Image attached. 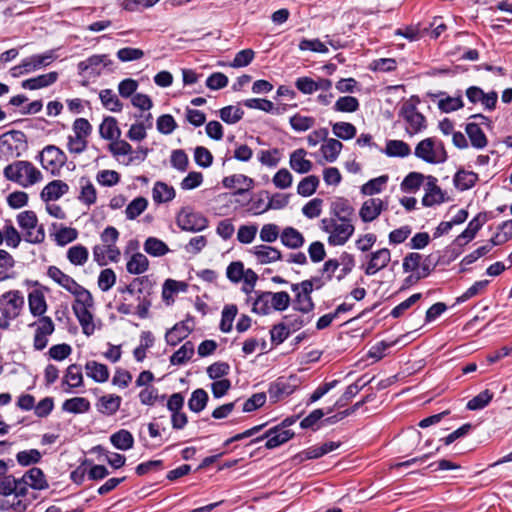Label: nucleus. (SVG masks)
Returning <instances> with one entry per match:
<instances>
[{
  "label": "nucleus",
  "mask_w": 512,
  "mask_h": 512,
  "mask_svg": "<svg viewBox=\"0 0 512 512\" xmlns=\"http://www.w3.org/2000/svg\"><path fill=\"white\" fill-rule=\"evenodd\" d=\"M4 177L22 187H29L42 179V173L29 161H15L3 170Z\"/></svg>",
  "instance_id": "f257e3e1"
},
{
  "label": "nucleus",
  "mask_w": 512,
  "mask_h": 512,
  "mask_svg": "<svg viewBox=\"0 0 512 512\" xmlns=\"http://www.w3.org/2000/svg\"><path fill=\"white\" fill-rule=\"evenodd\" d=\"M24 296L18 290H10L0 296V329L7 330L10 327V321L16 319L23 307Z\"/></svg>",
  "instance_id": "f03ea898"
},
{
  "label": "nucleus",
  "mask_w": 512,
  "mask_h": 512,
  "mask_svg": "<svg viewBox=\"0 0 512 512\" xmlns=\"http://www.w3.org/2000/svg\"><path fill=\"white\" fill-rule=\"evenodd\" d=\"M94 305L92 294L89 291L82 293L76 297L72 309L78 319L82 331L86 336H91L95 331V325L93 323V315L90 312V308Z\"/></svg>",
  "instance_id": "7ed1b4c3"
},
{
  "label": "nucleus",
  "mask_w": 512,
  "mask_h": 512,
  "mask_svg": "<svg viewBox=\"0 0 512 512\" xmlns=\"http://www.w3.org/2000/svg\"><path fill=\"white\" fill-rule=\"evenodd\" d=\"M17 223L24 231V240L31 244H40L45 240L43 225H38V218L34 211L26 210L17 215Z\"/></svg>",
  "instance_id": "20e7f679"
},
{
  "label": "nucleus",
  "mask_w": 512,
  "mask_h": 512,
  "mask_svg": "<svg viewBox=\"0 0 512 512\" xmlns=\"http://www.w3.org/2000/svg\"><path fill=\"white\" fill-rule=\"evenodd\" d=\"M27 148V136L20 130H10L0 135V155L6 159L19 157Z\"/></svg>",
  "instance_id": "39448f33"
},
{
  "label": "nucleus",
  "mask_w": 512,
  "mask_h": 512,
  "mask_svg": "<svg viewBox=\"0 0 512 512\" xmlns=\"http://www.w3.org/2000/svg\"><path fill=\"white\" fill-rule=\"evenodd\" d=\"M135 293L143 295L138 297L137 315L141 319H146L149 316V309L152 306L150 296L153 293L155 282L149 276H140L134 278Z\"/></svg>",
  "instance_id": "423d86ee"
},
{
  "label": "nucleus",
  "mask_w": 512,
  "mask_h": 512,
  "mask_svg": "<svg viewBox=\"0 0 512 512\" xmlns=\"http://www.w3.org/2000/svg\"><path fill=\"white\" fill-rule=\"evenodd\" d=\"M176 223L183 231L199 232L208 227V219L191 208H182L176 216Z\"/></svg>",
  "instance_id": "0eeeda50"
},
{
  "label": "nucleus",
  "mask_w": 512,
  "mask_h": 512,
  "mask_svg": "<svg viewBox=\"0 0 512 512\" xmlns=\"http://www.w3.org/2000/svg\"><path fill=\"white\" fill-rule=\"evenodd\" d=\"M399 116L408 124L406 132L409 135H415L426 129V117L417 110L416 104L403 103L399 110Z\"/></svg>",
  "instance_id": "6e6552de"
},
{
  "label": "nucleus",
  "mask_w": 512,
  "mask_h": 512,
  "mask_svg": "<svg viewBox=\"0 0 512 512\" xmlns=\"http://www.w3.org/2000/svg\"><path fill=\"white\" fill-rule=\"evenodd\" d=\"M40 161L45 170L52 175H58L67 161V156L57 146L47 145L40 153Z\"/></svg>",
  "instance_id": "1a4fd4ad"
},
{
  "label": "nucleus",
  "mask_w": 512,
  "mask_h": 512,
  "mask_svg": "<svg viewBox=\"0 0 512 512\" xmlns=\"http://www.w3.org/2000/svg\"><path fill=\"white\" fill-rule=\"evenodd\" d=\"M36 326L33 346L36 350L41 351L46 348L48 344V336L52 335L55 330V325L49 316H39L38 320L29 324V327Z\"/></svg>",
  "instance_id": "9d476101"
},
{
  "label": "nucleus",
  "mask_w": 512,
  "mask_h": 512,
  "mask_svg": "<svg viewBox=\"0 0 512 512\" xmlns=\"http://www.w3.org/2000/svg\"><path fill=\"white\" fill-rule=\"evenodd\" d=\"M340 442H326L320 446H311L291 458L294 465H300L307 460L318 459L340 447Z\"/></svg>",
  "instance_id": "9b49d317"
},
{
  "label": "nucleus",
  "mask_w": 512,
  "mask_h": 512,
  "mask_svg": "<svg viewBox=\"0 0 512 512\" xmlns=\"http://www.w3.org/2000/svg\"><path fill=\"white\" fill-rule=\"evenodd\" d=\"M47 276L55 281L58 285L70 292L76 297L88 291L86 288L78 284L71 276L65 274L57 266H49Z\"/></svg>",
  "instance_id": "f8f14e48"
},
{
  "label": "nucleus",
  "mask_w": 512,
  "mask_h": 512,
  "mask_svg": "<svg viewBox=\"0 0 512 512\" xmlns=\"http://www.w3.org/2000/svg\"><path fill=\"white\" fill-rule=\"evenodd\" d=\"M294 436L295 433L292 430L280 429L277 426H274L267 430L262 436L253 439L251 443H256L263 439H267L264 445L265 448L274 449L293 439Z\"/></svg>",
  "instance_id": "ddd939ff"
},
{
  "label": "nucleus",
  "mask_w": 512,
  "mask_h": 512,
  "mask_svg": "<svg viewBox=\"0 0 512 512\" xmlns=\"http://www.w3.org/2000/svg\"><path fill=\"white\" fill-rule=\"evenodd\" d=\"M188 322H194V317L190 314L186 316L185 320L176 323L166 332L165 340L168 345L176 346L189 336V334L193 331V327H190Z\"/></svg>",
  "instance_id": "4468645a"
},
{
  "label": "nucleus",
  "mask_w": 512,
  "mask_h": 512,
  "mask_svg": "<svg viewBox=\"0 0 512 512\" xmlns=\"http://www.w3.org/2000/svg\"><path fill=\"white\" fill-rule=\"evenodd\" d=\"M427 183L425 185V195L422 198V205L425 207H432L436 204H441L445 201L444 192L437 185V178L434 176H427Z\"/></svg>",
  "instance_id": "2eb2a0df"
},
{
  "label": "nucleus",
  "mask_w": 512,
  "mask_h": 512,
  "mask_svg": "<svg viewBox=\"0 0 512 512\" xmlns=\"http://www.w3.org/2000/svg\"><path fill=\"white\" fill-rule=\"evenodd\" d=\"M391 260V253L388 248H382L370 254V260L364 267V273L367 276L376 274L384 269Z\"/></svg>",
  "instance_id": "dca6fc26"
},
{
  "label": "nucleus",
  "mask_w": 512,
  "mask_h": 512,
  "mask_svg": "<svg viewBox=\"0 0 512 512\" xmlns=\"http://www.w3.org/2000/svg\"><path fill=\"white\" fill-rule=\"evenodd\" d=\"M387 209V203L379 198H370L362 204L359 216L365 223L375 220L383 210Z\"/></svg>",
  "instance_id": "f3484780"
},
{
  "label": "nucleus",
  "mask_w": 512,
  "mask_h": 512,
  "mask_svg": "<svg viewBox=\"0 0 512 512\" xmlns=\"http://www.w3.org/2000/svg\"><path fill=\"white\" fill-rule=\"evenodd\" d=\"M352 220L335 223L332 233L328 237V243L332 246L344 245L354 233V225L351 223Z\"/></svg>",
  "instance_id": "a211bd4d"
},
{
  "label": "nucleus",
  "mask_w": 512,
  "mask_h": 512,
  "mask_svg": "<svg viewBox=\"0 0 512 512\" xmlns=\"http://www.w3.org/2000/svg\"><path fill=\"white\" fill-rule=\"evenodd\" d=\"M222 185L227 189H234L237 185H244L245 188H238L233 195H244L254 188L255 182L252 178L244 174H233L222 179Z\"/></svg>",
  "instance_id": "6ab92c4d"
},
{
  "label": "nucleus",
  "mask_w": 512,
  "mask_h": 512,
  "mask_svg": "<svg viewBox=\"0 0 512 512\" xmlns=\"http://www.w3.org/2000/svg\"><path fill=\"white\" fill-rule=\"evenodd\" d=\"M330 213L340 222H345L352 220L355 209L350 204L348 199L344 197H338L331 203Z\"/></svg>",
  "instance_id": "aec40b11"
},
{
  "label": "nucleus",
  "mask_w": 512,
  "mask_h": 512,
  "mask_svg": "<svg viewBox=\"0 0 512 512\" xmlns=\"http://www.w3.org/2000/svg\"><path fill=\"white\" fill-rule=\"evenodd\" d=\"M414 155L429 164H437L435 139L432 137L421 140L415 147Z\"/></svg>",
  "instance_id": "412c9836"
},
{
  "label": "nucleus",
  "mask_w": 512,
  "mask_h": 512,
  "mask_svg": "<svg viewBox=\"0 0 512 512\" xmlns=\"http://www.w3.org/2000/svg\"><path fill=\"white\" fill-rule=\"evenodd\" d=\"M69 191V186L62 180L49 182L41 191V199L44 202L57 200Z\"/></svg>",
  "instance_id": "4be33fe9"
},
{
  "label": "nucleus",
  "mask_w": 512,
  "mask_h": 512,
  "mask_svg": "<svg viewBox=\"0 0 512 512\" xmlns=\"http://www.w3.org/2000/svg\"><path fill=\"white\" fill-rule=\"evenodd\" d=\"M121 402L122 398L118 395H104L98 399L96 403V409L103 415L112 416L119 410Z\"/></svg>",
  "instance_id": "5701e85b"
},
{
  "label": "nucleus",
  "mask_w": 512,
  "mask_h": 512,
  "mask_svg": "<svg viewBox=\"0 0 512 512\" xmlns=\"http://www.w3.org/2000/svg\"><path fill=\"white\" fill-rule=\"evenodd\" d=\"M478 180L477 173L460 168L453 177V184L457 190L465 191L474 187Z\"/></svg>",
  "instance_id": "b1692460"
},
{
  "label": "nucleus",
  "mask_w": 512,
  "mask_h": 512,
  "mask_svg": "<svg viewBox=\"0 0 512 512\" xmlns=\"http://www.w3.org/2000/svg\"><path fill=\"white\" fill-rule=\"evenodd\" d=\"M484 219L485 216H475L472 220H470L466 229L456 237L455 243L458 246H463L469 241L473 240L478 231L483 227Z\"/></svg>",
  "instance_id": "393cba45"
},
{
  "label": "nucleus",
  "mask_w": 512,
  "mask_h": 512,
  "mask_svg": "<svg viewBox=\"0 0 512 512\" xmlns=\"http://www.w3.org/2000/svg\"><path fill=\"white\" fill-rule=\"evenodd\" d=\"M306 154L305 149L299 148L290 155V167L299 174H305L312 170L313 164L310 160L305 158Z\"/></svg>",
  "instance_id": "a878e982"
},
{
  "label": "nucleus",
  "mask_w": 512,
  "mask_h": 512,
  "mask_svg": "<svg viewBox=\"0 0 512 512\" xmlns=\"http://www.w3.org/2000/svg\"><path fill=\"white\" fill-rule=\"evenodd\" d=\"M294 391V387L283 377L278 378L269 386L268 393L272 402H277L284 396H289Z\"/></svg>",
  "instance_id": "bb28decb"
},
{
  "label": "nucleus",
  "mask_w": 512,
  "mask_h": 512,
  "mask_svg": "<svg viewBox=\"0 0 512 512\" xmlns=\"http://www.w3.org/2000/svg\"><path fill=\"white\" fill-rule=\"evenodd\" d=\"M58 79V73L55 71L47 74L38 75L34 78L26 79L22 82L21 86L24 89L37 90L52 85Z\"/></svg>",
  "instance_id": "cd10ccee"
},
{
  "label": "nucleus",
  "mask_w": 512,
  "mask_h": 512,
  "mask_svg": "<svg viewBox=\"0 0 512 512\" xmlns=\"http://www.w3.org/2000/svg\"><path fill=\"white\" fill-rule=\"evenodd\" d=\"M100 136L105 140L114 141L120 138L121 130L118 127L117 119L107 116L99 126Z\"/></svg>",
  "instance_id": "c85d7f7f"
},
{
  "label": "nucleus",
  "mask_w": 512,
  "mask_h": 512,
  "mask_svg": "<svg viewBox=\"0 0 512 512\" xmlns=\"http://www.w3.org/2000/svg\"><path fill=\"white\" fill-rule=\"evenodd\" d=\"M29 311L34 317L45 315L48 309V304L45 295L40 291H31L28 294Z\"/></svg>",
  "instance_id": "c756f323"
},
{
  "label": "nucleus",
  "mask_w": 512,
  "mask_h": 512,
  "mask_svg": "<svg viewBox=\"0 0 512 512\" xmlns=\"http://www.w3.org/2000/svg\"><path fill=\"white\" fill-rule=\"evenodd\" d=\"M254 254L260 264L273 263L282 259V253L275 247L258 245L254 247Z\"/></svg>",
  "instance_id": "7c9ffc66"
},
{
  "label": "nucleus",
  "mask_w": 512,
  "mask_h": 512,
  "mask_svg": "<svg viewBox=\"0 0 512 512\" xmlns=\"http://www.w3.org/2000/svg\"><path fill=\"white\" fill-rule=\"evenodd\" d=\"M86 374L95 382L103 383L109 379V369L105 364L97 361H88L85 365Z\"/></svg>",
  "instance_id": "2f4dec72"
},
{
  "label": "nucleus",
  "mask_w": 512,
  "mask_h": 512,
  "mask_svg": "<svg viewBox=\"0 0 512 512\" xmlns=\"http://www.w3.org/2000/svg\"><path fill=\"white\" fill-rule=\"evenodd\" d=\"M281 242L290 249H298L303 246L305 239L303 235L293 227H286L280 235Z\"/></svg>",
  "instance_id": "473e14b6"
},
{
  "label": "nucleus",
  "mask_w": 512,
  "mask_h": 512,
  "mask_svg": "<svg viewBox=\"0 0 512 512\" xmlns=\"http://www.w3.org/2000/svg\"><path fill=\"white\" fill-rule=\"evenodd\" d=\"M175 195V189L161 181H157L152 189V197L157 204L169 202L174 199Z\"/></svg>",
  "instance_id": "72a5a7b5"
},
{
  "label": "nucleus",
  "mask_w": 512,
  "mask_h": 512,
  "mask_svg": "<svg viewBox=\"0 0 512 512\" xmlns=\"http://www.w3.org/2000/svg\"><path fill=\"white\" fill-rule=\"evenodd\" d=\"M465 131L470 139L471 145L474 148L482 149L487 146V137L481 127L478 126V123H467Z\"/></svg>",
  "instance_id": "f704fd0d"
},
{
  "label": "nucleus",
  "mask_w": 512,
  "mask_h": 512,
  "mask_svg": "<svg viewBox=\"0 0 512 512\" xmlns=\"http://www.w3.org/2000/svg\"><path fill=\"white\" fill-rule=\"evenodd\" d=\"M110 442L116 449L126 451L133 448L134 437L130 431L120 429L110 436Z\"/></svg>",
  "instance_id": "c9c22d12"
},
{
  "label": "nucleus",
  "mask_w": 512,
  "mask_h": 512,
  "mask_svg": "<svg viewBox=\"0 0 512 512\" xmlns=\"http://www.w3.org/2000/svg\"><path fill=\"white\" fill-rule=\"evenodd\" d=\"M91 409V404L84 397H73L66 399L62 404V410L73 414L87 413Z\"/></svg>",
  "instance_id": "e433bc0d"
},
{
  "label": "nucleus",
  "mask_w": 512,
  "mask_h": 512,
  "mask_svg": "<svg viewBox=\"0 0 512 512\" xmlns=\"http://www.w3.org/2000/svg\"><path fill=\"white\" fill-rule=\"evenodd\" d=\"M80 194L78 196L79 201L83 204L90 206L97 200V191L93 183L86 177H82L79 181Z\"/></svg>",
  "instance_id": "4c0bfd02"
},
{
  "label": "nucleus",
  "mask_w": 512,
  "mask_h": 512,
  "mask_svg": "<svg viewBox=\"0 0 512 512\" xmlns=\"http://www.w3.org/2000/svg\"><path fill=\"white\" fill-rule=\"evenodd\" d=\"M23 479L29 480V486L35 490H43L48 488V482L45 479L44 472L37 467H32L23 476Z\"/></svg>",
  "instance_id": "58836bf2"
},
{
  "label": "nucleus",
  "mask_w": 512,
  "mask_h": 512,
  "mask_svg": "<svg viewBox=\"0 0 512 512\" xmlns=\"http://www.w3.org/2000/svg\"><path fill=\"white\" fill-rule=\"evenodd\" d=\"M148 267V258L140 252L134 253L126 264V269L128 273L135 275H140L144 273L145 271H147Z\"/></svg>",
  "instance_id": "ea45409f"
},
{
  "label": "nucleus",
  "mask_w": 512,
  "mask_h": 512,
  "mask_svg": "<svg viewBox=\"0 0 512 512\" xmlns=\"http://www.w3.org/2000/svg\"><path fill=\"white\" fill-rule=\"evenodd\" d=\"M389 157H407L411 154L410 146L402 140H389L384 150Z\"/></svg>",
  "instance_id": "a19ab883"
},
{
  "label": "nucleus",
  "mask_w": 512,
  "mask_h": 512,
  "mask_svg": "<svg viewBox=\"0 0 512 512\" xmlns=\"http://www.w3.org/2000/svg\"><path fill=\"white\" fill-rule=\"evenodd\" d=\"M363 389V385L359 384H350L344 393L336 400L332 407H329L326 413H331L335 409H340L345 407L361 390Z\"/></svg>",
  "instance_id": "79ce46f5"
},
{
  "label": "nucleus",
  "mask_w": 512,
  "mask_h": 512,
  "mask_svg": "<svg viewBox=\"0 0 512 512\" xmlns=\"http://www.w3.org/2000/svg\"><path fill=\"white\" fill-rule=\"evenodd\" d=\"M194 352V344L187 341L171 355L170 363L172 365H183L192 358Z\"/></svg>",
  "instance_id": "37998d69"
},
{
  "label": "nucleus",
  "mask_w": 512,
  "mask_h": 512,
  "mask_svg": "<svg viewBox=\"0 0 512 512\" xmlns=\"http://www.w3.org/2000/svg\"><path fill=\"white\" fill-rule=\"evenodd\" d=\"M143 247L144 251L153 257H161L169 252L167 244L156 237H148Z\"/></svg>",
  "instance_id": "c03bdc74"
},
{
  "label": "nucleus",
  "mask_w": 512,
  "mask_h": 512,
  "mask_svg": "<svg viewBox=\"0 0 512 512\" xmlns=\"http://www.w3.org/2000/svg\"><path fill=\"white\" fill-rule=\"evenodd\" d=\"M208 400V393L204 389L198 388L192 392L191 397L188 400V408L192 412L199 413L205 409Z\"/></svg>",
  "instance_id": "a18cd8bd"
},
{
  "label": "nucleus",
  "mask_w": 512,
  "mask_h": 512,
  "mask_svg": "<svg viewBox=\"0 0 512 512\" xmlns=\"http://www.w3.org/2000/svg\"><path fill=\"white\" fill-rule=\"evenodd\" d=\"M237 313H238V308L235 304H229V305L224 306V308L222 310L221 321L219 324V329L223 333L231 332V330L233 328V321H234L235 317L237 316Z\"/></svg>",
  "instance_id": "49530a36"
},
{
  "label": "nucleus",
  "mask_w": 512,
  "mask_h": 512,
  "mask_svg": "<svg viewBox=\"0 0 512 512\" xmlns=\"http://www.w3.org/2000/svg\"><path fill=\"white\" fill-rule=\"evenodd\" d=\"M63 383L69 388H77L83 385L82 367L79 364H71L66 369Z\"/></svg>",
  "instance_id": "de8ad7c7"
},
{
  "label": "nucleus",
  "mask_w": 512,
  "mask_h": 512,
  "mask_svg": "<svg viewBox=\"0 0 512 512\" xmlns=\"http://www.w3.org/2000/svg\"><path fill=\"white\" fill-rule=\"evenodd\" d=\"M99 97L106 109L112 112H120L122 110L123 104L111 89L101 90Z\"/></svg>",
  "instance_id": "09e8293b"
},
{
  "label": "nucleus",
  "mask_w": 512,
  "mask_h": 512,
  "mask_svg": "<svg viewBox=\"0 0 512 512\" xmlns=\"http://www.w3.org/2000/svg\"><path fill=\"white\" fill-rule=\"evenodd\" d=\"M88 256V249L81 244L74 245L67 251L68 260L71 264L76 266L84 265L88 260Z\"/></svg>",
  "instance_id": "8fccbe9b"
},
{
  "label": "nucleus",
  "mask_w": 512,
  "mask_h": 512,
  "mask_svg": "<svg viewBox=\"0 0 512 512\" xmlns=\"http://www.w3.org/2000/svg\"><path fill=\"white\" fill-rule=\"evenodd\" d=\"M343 144L334 138L326 139V143L321 146V152L328 162H334L339 156Z\"/></svg>",
  "instance_id": "3c124183"
},
{
  "label": "nucleus",
  "mask_w": 512,
  "mask_h": 512,
  "mask_svg": "<svg viewBox=\"0 0 512 512\" xmlns=\"http://www.w3.org/2000/svg\"><path fill=\"white\" fill-rule=\"evenodd\" d=\"M494 394L485 389L467 402L466 408L471 411L484 409L492 401Z\"/></svg>",
  "instance_id": "603ef678"
},
{
  "label": "nucleus",
  "mask_w": 512,
  "mask_h": 512,
  "mask_svg": "<svg viewBox=\"0 0 512 512\" xmlns=\"http://www.w3.org/2000/svg\"><path fill=\"white\" fill-rule=\"evenodd\" d=\"M464 107V102L462 99V94L458 91V95L455 97L446 96L442 98L438 102V108L440 111L444 113H451L457 111Z\"/></svg>",
  "instance_id": "864d4df0"
},
{
  "label": "nucleus",
  "mask_w": 512,
  "mask_h": 512,
  "mask_svg": "<svg viewBox=\"0 0 512 512\" xmlns=\"http://www.w3.org/2000/svg\"><path fill=\"white\" fill-rule=\"evenodd\" d=\"M319 183L320 180L318 176L309 175L299 182L297 186V193L303 197H309L316 192Z\"/></svg>",
  "instance_id": "5fc2aeb1"
},
{
  "label": "nucleus",
  "mask_w": 512,
  "mask_h": 512,
  "mask_svg": "<svg viewBox=\"0 0 512 512\" xmlns=\"http://www.w3.org/2000/svg\"><path fill=\"white\" fill-rule=\"evenodd\" d=\"M147 206L148 200L145 197H136L127 205L125 209L126 218L129 220L136 219L146 210Z\"/></svg>",
  "instance_id": "6e6d98bb"
},
{
  "label": "nucleus",
  "mask_w": 512,
  "mask_h": 512,
  "mask_svg": "<svg viewBox=\"0 0 512 512\" xmlns=\"http://www.w3.org/2000/svg\"><path fill=\"white\" fill-rule=\"evenodd\" d=\"M257 298L255 299L252 311L259 315H267L271 311V300L269 292L256 291Z\"/></svg>",
  "instance_id": "4d7b16f0"
},
{
  "label": "nucleus",
  "mask_w": 512,
  "mask_h": 512,
  "mask_svg": "<svg viewBox=\"0 0 512 512\" xmlns=\"http://www.w3.org/2000/svg\"><path fill=\"white\" fill-rule=\"evenodd\" d=\"M426 177L420 172H410L402 181L401 189L404 192H416Z\"/></svg>",
  "instance_id": "13d9d810"
},
{
  "label": "nucleus",
  "mask_w": 512,
  "mask_h": 512,
  "mask_svg": "<svg viewBox=\"0 0 512 512\" xmlns=\"http://www.w3.org/2000/svg\"><path fill=\"white\" fill-rule=\"evenodd\" d=\"M219 116L227 124H236L243 118L244 111L240 107L229 105L219 110Z\"/></svg>",
  "instance_id": "bf43d9fd"
},
{
  "label": "nucleus",
  "mask_w": 512,
  "mask_h": 512,
  "mask_svg": "<svg viewBox=\"0 0 512 512\" xmlns=\"http://www.w3.org/2000/svg\"><path fill=\"white\" fill-rule=\"evenodd\" d=\"M332 131L335 136L342 140H350L356 136V127L349 122H336L332 125Z\"/></svg>",
  "instance_id": "052dcab7"
},
{
  "label": "nucleus",
  "mask_w": 512,
  "mask_h": 512,
  "mask_svg": "<svg viewBox=\"0 0 512 512\" xmlns=\"http://www.w3.org/2000/svg\"><path fill=\"white\" fill-rule=\"evenodd\" d=\"M388 175H381L366 182L361 187V193L364 195L378 194L383 190V187L388 182Z\"/></svg>",
  "instance_id": "680f3d73"
},
{
  "label": "nucleus",
  "mask_w": 512,
  "mask_h": 512,
  "mask_svg": "<svg viewBox=\"0 0 512 512\" xmlns=\"http://www.w3.org/2000/svg\"><path fill=\"white\" fill-rule=\"evenodd\" d=\"M314 308L315 303L311 296L302 295L299 292L295 294V297L293 299V309L295 311L306 314L312 312Z\"/></svg>",
  "instance_id": "e2e57ef3"
},
{
  "label": "nucleus",
  "mask_w": 512,
  "mask_h": 512,
  "mask_svg": "<svg viewBox=\"0 0 512 512\" xmlns=\"http://www.w3.org/2000/svg\"><path fill=\"white\" fill-rule=\"evenodd\" d=\"M290 125L291 127L298 132H304L312 128L316 120L314 117L311 116H303L300 114H295L292 117H290Z\"/></svg>",
  "instance_id": "0e129e2a"
},
{
  "label": "nucleus",
  "mask_w": 512,
  "mask_h": 512,
  "mask_svg": "<svg viewBox=\"0 0 512 512\" xmlns=\"http://www.w3.org/2000/svg\"><path fill=\"white\" fill-rule=\"evenodd\" d=\"M359 101L353 96L339 97L335 102L334 110L338 112L352 113L359 109Z\"/></svg>",
  "instance_id": "69168bd1"
},
{
  "label": "nucleus",
  "mask_w": 512,
  "mask_h": 512,
  "mask_svg": "<svg viewBox=\"0 0 512 512\" xmlns=\"http://www.w3.org/2000/svg\"><path fill=\"white\" fill-rule=\"evenodd\" d=\"M269 294H270L271 306L274 310L284 311L289 307V305L291 303V298H290V295L286 291L269 292Z\"/></svg>",
  "instance_id": "338daca9"
},
{
  "label": "nucleus",
  "mask_w": 512,
  "mask_h": 512,
  "mask_svg": "<svg viewBox=\"0 0 512 512\" xmlns=\"http://www.w3.org/2000/svg\"><path fill=\"white\" fill-rule=\"evenodd\" d=\"M41 453L37 449L23 450L16 454V460L21 466H30L41 460Z\"/></svg>",
  "instance_id": "774afa93"
}]
</instances>
